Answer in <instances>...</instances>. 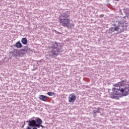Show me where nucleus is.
<instances>
[{
    "mask_svg": "<svg viewBox=\"0 0 129 129\" xmlns=\"http://www.w3.org/2000/svg\"><path fill=\"white\" fill-rule=\"evenodd\" d=\"M123 82H125V81H122L113 85L115 87L113 89L116 95H119L120 93L122 94L123 96L128 95L129 85L126 84H123Z\"/></svg>",
    "mask_w": 129,
    "mask_h": 129,
    "instance_id": "nucleus-1",
    "label": "nucleus"
},
{
    "mask_svg": "<svg viewBox=\"0 0 129 129\" xmlns=\"http://www.w3.org/2000/svg\"><path fill=\"white\" fill-rule=\"evenodd\" d=\"M69 99V102L73 103L74 101L76 100V95L75 94L73 93L68 97Z\"/></svg>",
    "mask_w": 129,
    "mask_h": 129,
    "instance_id": "nucleus-5",
    "label": "nucleus"
},
{
    "mask_svg": "<svg viewBox=\"0 0 129 129\" xmlns=\"http://www.w3.org/2000/svg\"><path fill=\"white\" fill-rule=\"evenodd\" d=\"M42 127V128H44V127H45V126H44V125H42V124H40L39 125V127Z\"/></svg>",
    "mask_w": 129,
    "mask_h": 129,
    "instance_id": "nucleus-14",
    "label": "nucleus"
},
{
    "mask_svg": "<svg viewBox=\"0 0 129 129\" xmlns=\"http://www.w3.org/2000/svg\"><path fill=\"white\" fill-rule=\"evenodd\" d=\"M27 122H29L28 126H29V127H31V126H35V127H37V122H36V120L32 119L31 120H29L28 121H27Z\"/></svg>",
    "mask_w": 129,
    "mask_h": 129,
    "instance_id": "nucleus-6",
    "label": "nucleus"
},
{
    "mask_svg": "<svg viewBox=\"0 0 129 129\" xmlns=\"http://www.w3.org/2000/svg\"><path fill=\"white\" fill-rule=\"evenodd\" d=\"M99 109H100V108H98L97 111H99Z\"/></svg>",
    "mask_w": 129,
    "mask_h": 129,
    "instance_id": "nucleus-15",
    "label": "nucleus"
},
{
    "mask_svg": "<svg viewBox=\"0 0 129 129\" xmlns=\"http://www.w3.org/2000/svg\"><path fill=\"white\" fill-rule=\"evenodd\" d=\"M15 46L16 47V48H22V47H23V45L20 41H18L16 42L15 44Z\"/></svg>",
    "mask_w": 129,
    "mask_h": 129,
    "instance_id": "nucleus-11",
    "label": "nucleus"
},
{
    "mask_svg": "<svg viewBox=\"0 0 129 129\" xmlns=\"http://www.w3.org/2000/svg\"><path fill=\"white\" fill-rule=\"evenodd\" d=\"M58 46L59 45L57 42H52L49 46V49H52L50 51V53H51L52 55H55V56H57V55H59V53H60V49L58 48Z\"/></svg>",
    "mask_w": 129,
    "mask_h": 129,
    "instance_id": "nucleus-4",
    "label": "nucleus"
},
{
    "mask_svg": "<svg viewBox=\"0 0 129 129\" xmlns=\"http://www.w3.org/2000/svg\"><path fill=\"white\" fill-rule=\"evenodd\" d=\"M24 126H25V125H23L22 127H24Z\"/></svg>",
    "mask_w": 129,
    "mask_h": 129,
    "instance_id": "nucleus-17",
    "label": "nucleus"
},
{
    "mask_svg": "<svg viewBox=\"0 0 129 129\" xmlns=\"http://www.w3.org/2000/svg\"><path fill=\"white\" fill-rule=\"evenodd\" d=\"M97 112L98 113H99L100 112V111H97L96 110H93V113H97Z\"/></svg>",
    "mask_w": 129,
    "mask_h": 129,
    "instance_id": "nucleus-13",
    "label": "nucleus"
},
{
    "mask_svg": "<svg viewBox=\"0 0 129 129\" xmlns=\"http://www.w3.org/2000/svg\"><path fill=\"white\" fill-rule=\"evenodd\" d=\"M21 43H22L23 45H27V44H28V40L26 38H22L21 39Z\"/></svg>",
    "mask_w": 129,
    "mask_h": 129,
    "instance_id": "nucleus-10",
    "label": "nucleus"
},
{
    "mask_svg": "<svg viewBox=\"0 0 129 129\" xmlns=\"http://www.w3.org/2000/svg\"><path fill=\"white\" fill-rule=\"evenodd\" d=\"M39 98L40 100H42V101L46 102V101H47V99H48V97L43 95H40L39 96Z\"/></svg>",
    "mask_w": 129,
    "mask_h": 129,
    "instance_id": "nucleus-8",
    "label": "nucleus"
},
{
    "mask_svg": "<svg viewBox=\"0 0 129 129\" xmlns=\"http://www.w3.org/2000/svg\"><path fill=\"white\" fill-rule=\"evenodd\" d=\"M113 98H115V97L113 96Z\"/></svg>",
    "mask_w": 129,
    "mask_h": 129,
    "instance_id": "nucleus-18",
    "label": "nucleus"
},
{
    "mask_svg": "<svg viewBox=\"0 0 129 129\" xmlns=\"http://www.w3.org/2000/svg\"><path fill=\"white\" fill-rule=\"evenodd\" d=\"M116 1V2H119V0H115Z\"/></svg>",
    "mask_w": 129,
    "mask_h": 129,
    "instance_id": "nucleus-16",
    "label": "nucleus"
},
{
    "mask_svg": "<svg viewBox=\"0 0 129 129\" xmlns=\"http://www.w3.org/2000/svg\"><path fill=\"white\" fill-rule=\"evenodd\" d=\"M55 94L54 93L52 92H47V95H49V96H53Z\"/></svg>",
    "mask_w": 129,
    "mask_h": 129,
    "instance_id": "nucleus-12",
    "label": "nucleus"
},
{
    "mask_svg": "<svg viewBox=\"0 0 129 129\" xmlns=\"http://www.w3.org/2000/svg\"><path fill=\"white\" fill-rule=\"evenodd\" d=\"M35 121L36 122V127L40 128V124H42V123H43V121L41 118H37Z\"/></svg>",
    "mask_w": 129,
    "mask_h": 129,
    "instance_id": "nucleus-7",
    "label": "nucleus"
},
{
    "mask_svg": "<svg viewBox=\"0 0 129 129\" xmlns=\"http://www.w3.org/2000/svg\"><path fill=\"white\" fill-rule=\"evenodd\" d=\"M59 34H61V33H59Z\"/></svg>",
    "mask_w": 129,
    "mask_h": 129,
    "instance_id": "nucleus-19",
    "label": "nucleus"
},
{
    "mask_svg": "<svg viewBox=\"0 0 129 129\" xmlns=\"http://www.w3.org/2000/svg\"><path fill=\"white\" fill-rule=\"evenodd\" d=\"M26 52H27V50H26V49L25 48L22 49L19 51V54L21 56H24V54H26Z\"/></svg>",
    "mask_w": 129,
    "mask_h": 129,
    "instance_id": "nucleus-9",
    "label": "nucleus"
},
{
    "mask_svg": "<svg viewBox=\"0 0 129 129\" xmlns=\"http://www.w3.org/2000/svg\"><path fill=\"white\" fill-rule=\"evenodd\" d=\"M68 18H69V15L68 14L66 13L61 14L58 17L59 24L62 27L68 28V29H72V28L75 27V25L73 23H70V19Z\"/></svg>",
    "mask_w": 129,
    "mask_h": 129,
    "instance_id": "nucleus-2",
    "label": "nucleus"
},
{
    "mask_svg": "<svg viewBox=\"0 0 129 129\" xmlns=\"http://www.w3.org/2000/svg\"><path fill=\"white\" fill-rule=\"evenodd\" d=\"M128 23L126 20H122L121 21L118 22V26H116L114 28L111 27L109 29L110 32H118V34H120L122 32H124L125 30H126Z\"/></svg>",
    "mask_w": 129,
    "mask_h": 129,
    "instance_id": "nucleus-3",
    "label": "nucleus"
}]
</instances>
